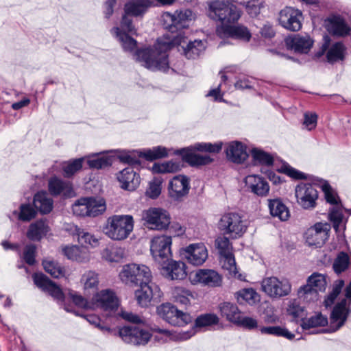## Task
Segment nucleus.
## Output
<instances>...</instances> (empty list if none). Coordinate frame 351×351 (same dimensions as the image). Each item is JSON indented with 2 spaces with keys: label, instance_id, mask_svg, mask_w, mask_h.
Instances as JSON below:
<instances>
[{
  "label": "nucleus",
  "instance_id": "cd10ccee",
  "mask_svg": "<svg viewBox=\"0 0 351 351\" xmlns=\"http://www.w3.org/2000/svg\"><path fill=\"white\" fill-rule=\"evenodd\" d=\"M226 153L229 160L238 164L244 162L248 156L245 146L239 141L229 143Z\"/></svg>",
  "mask_w": 351,
  "mask_h": 351
},
{
  "label": "nucleus",
  "instance_id": "ddd939ff",
  "mask_svg": "<svg viewBox=\"0 0 351 351\" xmlns=\"http://www.w3.org/2000/svg\"><path fill=\"white\" fill-rule=\"evenodd\" d=\"M193 285H201L208 288L219 287L223 283V277L217 271L211 269H199L191 277Z\"/></svg>",
  "mask_w": 351,
  "mask_h": 351
},
{
  "label": "nucleus",
  "instance_id": "f257e3e1",
  "mask_svg": "<svg viewBox=\"0 0 351 351\" xmlns=\"http://www.w3.org/2000/svg\"><path fill=\"white\" fill-rule=\"evenodd\" d=\"M208 16L221 22L217 27L216 33L220 38H232L248 42L251 33L248 29L241 25H230L239 20L241 16L239 10L232 3L224 0H216L209 5Z\"/></svg>",
  "mask_w": 351,
  "mask_h": 351
},
{
  "label": "nucleus",
  "instance_id": "bb28decb",
  "mask_svg": "<svg viewBox=\"0 0 351 351\" xmlns=\"http://www.w3.org/2000/svg\"><path fill=\"white\" fill-rule=\"evenodd\" d=\"M245 183L247 189L258 196L265 197L269 192L268 182L258 175L252 174L246 176Z\"/></svg>",
  "mask_w": 351,
  "mask_h": 351
},
{
  "label": "nucleus",
  "instance_id": "72a5a7b5",
  "mask_svg": "<svg viewBox=\"0 0 351 351\" xmlns=\"http://www.w3.org/2000/svg\"><path fill=\"white\" fill-rule=\"evenodd\" d=\"M34 206L42 214L49 213L53 209V199L47 192L40 191L34 197Z\"/></svg>",
  "mask_w": 351,
  "mask_h": 351
},
{
  "label": "nucleus",
  "instance_id": "c9c22d12",
  "mask_svg": "<svg viewBox=\"0 0 351 351\" xmlns=\"http://www.w3.org/2000/svg\"><path fill=\"white\" fill-rule=\"evenodd\" d=\"M64 254L70 260L86 262L89 259L88 249L78 245L66 246L62 249Z\"/></svg>",
  "mask_w": 351,
  "mask_h": 351
},
{
  "label": "nucleus",
  "instance_id": "3c124183",
  "mask_svg": "<svg viewBox=\"0 0 351 351\" xmlns=\"http://www.w3.org/2000/svg\"><path fill=\"white\" fill-rule=\"evenodd\" d=\"M112 158L111 156L94 154L88 156L87 163L90 168L92 169H103L111 165Z\"/></svg>",
  "mask_w": 351,
  "mask_h": 351
},
{
  "label": "nucleus",
  "instance_id": "473e14b6",
  "mask_svg": "<svg viewBox=\"0 0 351 351\" xmlns=\"http://www.w3.org/2000/svg\"><path fill=\"white\" fill-rule=\"evenodd\" d=\"M217 308L220 315L223 318H225L228 322L234 324L236 323L241 314V312L239 309L237 305L230 302H223L219 303Z\"/></svg>",
  "mask_w": 351,
  "mask_h": 351
},
{
  "label": "nucleus",
  "instance_id": "680f3d73",
  "mask_svg": "<svg viewBox=\"0 0 351 351\" xmlns=\"http://www.w3.org/2000/svg\"><path fill=\"white\" fill-rule=\"evenodd\" d=\"M349 264V256L346 253L341 252L338 254L335 259L332 267L335 273L340 274L348 268Z\"/></svg>",
  "mask_w": 351,
  "mask_h": 351
},
{
  "label": "nucleus",
  "instance_id": "2eb2a0df",
  "mask_svg": "<svg viewBox=\"0 0 351 351\" xmlns=\"http://www.w3.org/2000/svg\"><path fill=\"white\" fill-rule=\"evenodd\" d=\"M192 11L188 9L176 11L173 14L165 12L162 14L167 28L173 34L176 30H180L189 26L192 19Z\"/></svg>",
  "mask_w": 351,
  "mask_h": 351
},
{
  "label": "nucleus",
  "instance_id": "79ce46f5",
  "mask_svg": "<svg viewBox=\"0 0 351 351\" xmlns=\"http://www.w3.org/2000/svg\"><path fill=\"white\" fill-rule=\"evenodd\" d=\"M171 295L175 302L180 304L187 306L194 299L193 293L182 286H176L171 289Z\"/></svg>",
  "mask_w": 351,
  "mask_h": 351
},
{
  "label": "nucleus",
  "instance_id": "6ab92c4d",
  "mask_svg": "<svg viewBox=\"0 0 351 351\" xmlns=\"http://www.w3.org/2000/svg\"><path fill=\"white\" fill-rule=\"evenodd\" d=\"M324 24L330 34L338 37H346L350 35L351 32V27L345 19L339 14L328 16L324 21Z\"/></svg>",
  "mask_w": 351,
  "mask_h": 351
},
{
  "label": "nucleus",
  "instance_id": "37998d69",
  "mask_svg": "<svg viewBox=\"0 0 351 351\" xmlns=\"http://www.w3.org/2000/svg\"><path fill=\"white\" fill-rule=\"evenodd\" d=\"M182 48L184 54L188 59H195L206 49V43L201 40H195Z\"/></svg>",
  "mask_w": 351,
  "mask_h": 351
},
{
  "label": "nucleus",
  "instance_id": "774afa93",
  "mask_svg": "<svg viewBox=\"0 0 351 351\" xmlns=\"http://www.w3.org/2000/svg\"><path fill=\"white\" fill-rule=\"evenodd\" d=\"M87 197L77 199L72 206L73 214L78 217H88Z\"/></svg>",
  "mask_w": 351,
  "mask_h": 351
},
{
  "label": "nucleus",
  "instance_id": "4be33fe9",
  "mask_svg": "<svg viewBox=\"0 0 351 351\" xmlns=\"http://www.w3.org/2000/svg\"><path fill=\"white\" fill-rule=\"evenodd\" d=\"M161 291L160 288L154 283L142 284L135 291V297L138 304L141 306H147L154 297L160 298Z\"/></svg>",
  "mask_w": 351,
  "mask_h": 351
},
{
  "label": "nucleus",
  "instance_id": "20e7f679",
  "mask_svg": "<svg viewBox=\"0 0 351 351\" xmlns=\"http://www.w3.org/2000/svg\"><path fill=\"white\" fill-rule=\"evenodd\" d=\"M247 227L248 221L236 212L223 213L217 223V228L223 234L232 239L241 237L247 231Z\"/></svg>",
  "mask_w": 351,
  "mask_h": 351
},
{
  "label": "nucleus",
  "instance_id": "49530a36",
  "mask_svg": "<svg viewBox=\"0 0 351 351\" xmlns=\"http://www.w3.org/2000/svg\"><path fill=\"white\" fill-rule=\"evenodd\" d=\"M287 312L295 322L301 320L302 322L307 314L305 308L300 304L296 299L291 300L289 302Z\"/></svg>",
  "mask_w": 351,
  "mask_h": 351
},
{
  "label": "nucleus",
  "instance_id": "4c0bfd02",
  "mask_svg": "<svg viewBox=\"0 0 351 351\" xmlns=\"http://www.w3.org/2000/svg\"><path fill=\"white\" fill-rule=\"evenodd\" d=\"M181 162L177 160H171L163 162L154 163L151 170L153 173H173L182 169Z\"/></svg>",
  "mask_w": 351,
  "mask_h": 351
},
{
  "label": "nucleus",
  "instance_id": "4468645a",
  "mask_svg": "<svg viewBox=\"0 0 351 351\" xmlns=\"http://www.w3.org/2000/svg\"><path fill=\"white\" fill-rule=\"evenodd\" d=\"M180 256L195 266L203 265L208 258V250L202 243H192L180 249Z\"/></svg>",
  "mask_w": 351,
  "mask_h": 351
},
{
  "label": "nucleus",
  "instance_id": "09e8293b",
  "mask_svg": "<svg viewBox=\"0 0 351 351\" xmlns=\"http://www.w3.org/2000/svg\"><path fill=\"white\" fill-rule=\"evenodd\" d=\"M222 267L228 271L229 274L241 281L245 280V276L239 274L233 254L221 256Z\"/></svg>",
  "mask_w": 351,
  "mask_h": 351
},
{
  "label": "nucleus",
  "instance_id": "ea45409f",
  "mask_svg": "<svg viewBox=\"0 0 351 351\" xmlns=\"http://www.w3.org/2000/svg\"><path fill=\"white\" fill-rule=\"evenodd\" d=\"M111 33L118 39L124 51L131 53L136 48V41L123 32L119 27L112 28Z\"/></svg>",
  "mask_w": 351,
  "mask_h": 351
},
{
  "label": "nucleus",
  "instance_id": "e433bc0d",
  "mask_svg": "<svg viewBox=\"0 0 351 351\" xmlns=\"http://www.w3.org/2000/svg\"><path fill=\"white\" fill-rule=\"evenodd\" d=\"M268 207L270 214L281 221H287L290 217L288 208L280 199H269Z\"/></svg>",
  "mask_w": 351,
  "mask_h": 351
},
{
  "label": "nucleus",
  "instance_id": "c03bdc74",
  "mask_svg": "<svg viewBox=\"0 0 351 351\" xmlns=\"http://www.w3.org/2000/svg\"><path fill=\"white\" fill-rule=\"evenodd\" d=\"M142 157L147 160H154L165 158L173 154L176 150L167 149L162 146H156L150 149L141 150Z\"/></svg>",
  "mask_w": 351,
  "mask_h": 351
},
{
  "label": "nucleus",
  "instance_id": "6e6d98bb",
  "mask_svg": "<svg viewBox=\"0 0 351 351\" xmlns=\"http://www.w3.org/2000/svg\"><path fill=\"white\" fill-rule=\"evenodd\" d=\"M189 147H191V150L216 154L219 153L221 150L222 143H197Z\"/></svg>",
  "mask_w": 351,
  "mask_h": 351
},
{
  "label": "nucleus",
  "instance_id": "7ed1b4c3",
  "mask_svg": "<svg viewBox=\"0 0 351 351\" xmlns=\"http://www.w3.org/2000/svg\"><path fill=\"white\" fill-rule=\"evenodd\" d=\"M134 221L130 215H114L108 218L104 233L113 241L126 239L134 230Z\"/></svg>",
  "mask_w": 351,
  "mask_h": 351
},
{
  "label": "nucleus",
  "instance_id": "f704fd0d",
  "mask_svg": "<svg viewBox=\"0 0 351 351\" xmlns=\"http://www.w3.org/2000/svg\"><path fill=\"white\" fill-rule=\"evenodd\" d=\"M49 228L45 220H38L30 224L27 232V237L32 241H40L46 236Z\"/></svg>",
  "mask_w": 351,
  "mask_h": 351
},
{
  "label": "nucleus",
  "instance_id": "338daca9",
  "mask_svg": "<svg viewBox=\"0 0 351 351\" xmlns=\"http://www.w3.org/2000/svg\"><path fill=\"white\" fill-rule=\"evenodd\" d=\"M84 158H80L69 161L63 167L64 176L69 178L73 176L77 171L80 170L82 167V162Z\"/></svg>",
  "mask_w": 351,
  "mask_h": 351
},
{
  "label": "nucleus",
  "instance_id": "423d86ee",
  "mask_svg": "<svg viewBox=\"0 0 351 351\" xmlns=\"http://www.w3.org/2000/svg\"><path fill=\"white\" fill-rule=\"evenodd\" d=\"M120 279L126 285H140L152 282V273L145 265L136 263L128 264L123 267Z\"/></svg>",
  "mask_w": 351,
  "mask_h": 351
},
{
  "label": "nucleus",
  "instance_id": "b1692460",
  "mask_svg": "<svg viewBox=\"0 0 351 351\" xmlns=\"http://www.w3.org/2000/svg\"><path fill=\"white\" fill-rule=\"evenodd\" d=\"M66 230L70 232V234L77 236L79 243L86 249L88 247H96L99 244V239L93 234L81 229L73 223L67 224Z\"/></svg>",
  "mask_w": 351,
  "mask_h": 351
},
{
  "label": "nucleus",
  "instance_id": "a211bd4d",
  "mask_svg": "<svg viewBox=\"0 0 351 351\" xmlns=\"http://www.w3.org/2000/svg\"><path fill=\"white\" fill-rule=\"evenodd\" d=\"M190 189V179L184 175L176 176L169 182V196L175 200H180L186 197Z\"/></svg>",
  "mask_w": 351,
  "mask_h": 351
},
{
  "label": "nucleus",
  "instance_id": "603ef678",
  "mask_svg": "<svg viewBox=\"0 0 351 351\" xmlns=\"http://www.w3.org/2000/svg\"><path fill=\"white\" fill-rule=\"evenodd\" d=\"M236 298L239 303L246 302L253 305L259 301V295L252 288L243 289L236 293Z\"/></svg>",
  "mask_w": 351,
  "mask_h": 351
},
{
  "label": "nucleus",
  "instance_id": "864d4df0",
  "mask_svg": "<svg viewBox=\"0 0 351 351\" xmlns=\"http://www.w3.org/2000/svg\"><path fill=\"white\" fill-rule=\"evenodd\" d=\"M346 47L341 42H337L332 45L327 52V59L330 62L343 60L346 54Z\"/></svg>",
  "mask_w": 351,
  "mask_h": 351
},
{
  "label": "nucleus",
  "instance_id": "7c9ffc66",
  "mask_svg": "<svg viewBox=\"0 0 351 351\" xmlns=\"http://www.w3.org/2000/svg\"><path fill=\"white\" fill-rule=\"evenodd\" d=\"M152 3L151 0H130L125 5L124 12L125 14L133 16H142Z\"/></svg>",
  "mask_w": 351,
  "mask_h": 351
},
{
  "label": "nucleus",
  "instance_id": "5fc2aeb1",
  "mask_svg": "<svg viewBox=\"0 0 351 351\" xmlns=\"http://www.w3.org/2000/svg\"><path fill=\"white\" fill-rule=\"evenodd\" d=\"M328 324V319L321 313L315 315L308 319L303 320L301 326L304 330H308L318 326H324Z\"/></svg>",
  "mask_w": 351,
  "mask_h": 351
},
{
  "label": "nucleus",
  "instance_id": "6e6552de",
  "mask_svg": "<svg viewBox=\"0 0 351 351\" xmlns=\"http://www.w3.org/2000/svg\"><path fill=\"white\" fill-rule=\"evenodd\" d=\"M262 290L270 298H280L289 295L292 289L289 280L271 276L265 278L261 283Z\"/></svg>",
  "mask_w": 351,
  "mask_h": 351
},
{
  "label": "nucleus",
  "instance_id": "4d7b16f0",
  "mask_svg": "<svg viewBox=\"0 0 351 351\" xmlns=\"http://www.w3.org/2000/svg\"><path fill=\"white\" fill-rule=\"evenodd\" d=\"M136 327V326H125L119 330V335L124 342L134 346L138 342L135 339V335L138 332Z\"/></svg>",
  "mask_w": 351,
  "mask_h": 351
},
{
  "label": "nucleus",
  "instance_id": "58836bf2",
  "mask_svg": "<svg viewBox=\"0 0 351 351\" xmlns=\"http://www.w3.org/2000/svg\"><path fill=\"white\" fill-rule=\"evenodd\" d=\"M219 75L221 77L220 83L217 86L210 89L206 96L213 97L214 101H223V96L230 90V85L228 84V77L224 71H220Z\"/></svg>",
  "mask_w": 351,
  "mask_h": 351
},
{
  "label": "nucleus",
  "instance_id": "9d476101",
  "mask_svg": "<svg viewBox=\"0 0 351 351\" xmlns=\"http://www.w3.org/2000/svg\"><path fill=\"white\" fill-rule=\"evenodd\" d=\"M118 306L119 301L115 293L108 289L101 290L92 298L93 310L100 308L106 316H111Z\"/></svg>",
  "mask_w": 351,
  "mask_h": 351
},
{
  "label": "nucleus",
  "instance_id": "e2e57ef3",
  "mask_svg": "<svg viewBox=\"0 0 351 351\" xmlns=\"http://www.w3.org/2000/svg\"><path fill=\"white\" fill-rule=\"evenodd\" d=\"M260 330L262 334L285 337L288 339H292L294 338L293 334L290 332L288 330L280 326L262 327L261 328Z\"/></svg>",
  "mask_w": 351,
  "mask_h": 351
},
{
  "label": "nucleus",
  "instance_id": "9b49d317",
  "mask_svg": "<svg viewBox=\"0 0 351 351\" xmlns=\"http://www.w3.org/2000/svg\"><path fill=\"white\" fill-rule=\"evenodd\" d=\"M142 219L149 229L161 230L168 227L171 219L165 210L150 208L143 211Z\"/></svg>",
  "mask_w": 351,
  "mask_h": 351
},
{
  "label": "nucleus",
  "instance_id": "052dcab7",
  "mask_svg": "<svg viewBox=\"0 0 351 351\" xmlns=\"http://www.w3.org/2000/svg\"><path fill=\"white\" fill-rule=\"evenodd\" d=\"M230 238L224 235L219 237L215 240V245L221 256L232 254V246L230 243Z\"/></svg>",
  "mask_w": 351,
  "mask_h": 351
},
{
  "label": "nucleus",
  "instance_id": "aec40b11",
  "mask_svg": "<svg viewBox=\"0 0 351 351\" xmlns=\"http://www.w3.org/2000/svg\"><path fill=\"white\" fill-rule=\"evenodd\" d=\"M171 237L167 235L155 237L151 241L150 251L156 261L171 255Z\"/></svg>",
  "mask_w": 351,
  "mask_h": 351
},
{
  "label": "nucleus",
  "instance_id": "f03ea898",
  "mask_svg": "<svg viewBox=\"0 0 351 351\" xmlns=\"http://www.w3.org/2000/svg\"><path fill=\"white\" fill-rule=\"evenodd\" d=\"M184 38L181 32L175 36L167 35V40L158 39L153 48L136 51L134 57L142 66L149 70L166 71L169 69L167 51L176 45H181L184 43Z\"/></svg>",
  "mask_w": 351,
  "mask_h": 351
},
{
  "label": "nucleus",
  "instance_id": "69168bd1",
  "mask_svg": "<svg viewBox=\"0 0 351 351\" xmlns=\"http://www.w3.org/2000/svg\"><path fill=\"white\" fill-rule=\"evenodd\" d=\"M219 319L214 313H205L199 315L195 319L196 327H206L218 324Z\"/></svg>",
  "mask_w": 351,
  "mask_h": 351
},
{
  "label": "nucleus",
  "instance_id": "c85d7f7f",
  "mask_svg": "<svg viewBox=\"0 0 351 351\" xmlns=\"http://www.w3.org/2000/svg\"><path fill=\"white\" fill-rule=\"evenodd\" d=\"M165 275L171 280H183L186 276V266L182 261L171 260L163 267Z\"/></svg>",
  "mask_w": 351,
  "mask_h": 351
},
{
  "label": "nucleus",
  "instance_id": "dca6fc26",
  "mask_svg": "<svg viewBox=\"0 0 351 351\" xmlns=\"http://www.w3.org/2000/svg\"><path fill=\"white\" fill-rule=\"evenodd\" d=\"M302 13L298 9L286 7L279 13L278 21L284 28L293 32L298 31L302 27Z\"/></svg>",
  "mask_w": 351,
  "mask_h": 351
},
{
  "label": "nucleus",
  "instance_id": "393cba45",
  "mask_svg": "<svg viewBox=\"0 0 351 351\" xmlns=\"http://www.w3.org/2000/svg\"><path fill=\"white\" fill-rule=\"evenodd\" d=\"M195 152L196 151L191 150V147H189L177 149L173 152V154L182 156L183 160L191 166L206 165L213 161V158L210 156L195 154Z\"/></svg>",
  "mask_w": 351,
  "mask_h": 351
},
{
  "label": "nucleus",
  "instance_id": "412c9836",
  "mask_svg": "<svg viewBox=\"0 0 351 351\" xmlns=\"http://www.w3.org/2000/svg\"><path fill=\"white\" fill-rule=\"evenodd\" d=\"M34 284L43 291L47 292L53 298L63 300L62 289L48 277L42 273H36L32 276Z\"/></svg>",
  "mask_w": 351,
  "mask_h": 351
},
{
  "label": "nucleus",
  "instance_id": "f3484780",
  "mask_svg": "<svg viewBox=\"0 0 351 351\" xmlns=\"http://www.w3.org/2000/svg\"><path fill=\"white\" fill-rule=\"evenodd\" d=\"M330 226L327 223H317L305 232V239L308 245L322 246L329 237Z\"/></svg>",
  "mask_w": 351,
  "mask_h": 351
},
{
  "label": "nucleus",
  "instance_id": "8fccbe9b",
  "mask_svg": "<svg viewBox=\"0 0 351 351\" xmlns=\"http://www.w3.org/2000/svg\"><path fill=\"white\" fill-rule=\"evenodd\" d=\"M43 265L45 271L53 278H58L65 275V269L53 259L46 258L43 260Z\"/></svg>",
  "mask_w": 351,
  "mask_h": 351
},
{
  "label": "nucleus",
  "instance_id": "13d9d810",
  "mask_svg": "<svg viewBox=\"0 0 351 351\" xmlns=\"http://www.w3.org/2000/svg\"><path fill=\"white\" fill-rule=\"evenodd\" d=\"M321 188L324 193V197L328 203L331 206L341 204L339 197L337 191L332 188L327 181H324L322 183Z\"/></svg>",
  "mask_w": 351,
  "mask_h": 351
},
{
  "label": "nucleus",
  "instance_id": "c756f323",
  "mask_svg": "<svg viewBox=\"0 0 351 351\" xmlns=\"http://www.w3.org/2000/svg\"><path fill=\"white\" fill-rule=\"evenodd\" d=\"M48 186L49 191L53 195H62L65 197H71L73 194L71 184L56 177L49 180Z\"/></svg>",
  "mask_w": 351,
  "mask_h": 351
},
{
  "label": "nucleus",
  "instance_id": "0e129e2a",
  "mask_svg": "<svg viewBox=\"0 0 351 351\" xmlns=\"http://www.w3.org/2000/svg\"><path fill=\"white\" fill-rule=\"evenodd\" d=\"M341 208V204H337V205L332 206L329 210V218L332 221L333 227L336 231L338 230L339 226L342 223L343 214Z\"/></svg>",
  "mask_w": 351,
  "mask_h": 351
},
{
  "label": "nucleus",
  "instance_id": "2f4dec72",
  "mask_svg": "<svg viewBox=\"0 0 351 351\" xmlns=\"http://www.w3.org/2000/svg\"><path fill=\"white\" fill-rule=\"evenodd\" d=\"M125 256V249L114 244L108 245L101 252V258L108 263H119Z\"/></svg>",
  "mask_w": 351,
  "mask_h": 351
},
{
  "label": "nucleus",
  "instance_id": "a19ab883",
  "mask_svg": "<svg viewBox=\"0 0 351 351\" xmlns=\"http://www.w3.org/2000/svg\"><path fill=\"white\" fill-rule=\"evenodd\" d=\"M112 152V150L110 151ZM117 154V158L121 162L129 165H136L139 163V158L142 157V151L137 149L126 150L117 149L113 150Z\"/></svg>",
  "mask_w": 351,
  "mask_h": 351
},
{
  "label": "nucleus",
  "instance_id": "5701e85b",
  "mask_svg": "<svg viewBox=\"0 0 351 351\" xmlns=\"http://www.w3.org/2000/svg\"><path fill=\"white\" fill-rule=\"evenodd\" d=\"M285 44L288 49L296 53H307L313 46V40L307 34H296L287 38Z\"/></svg>",
  "mask_w": 351,
  "mask_h": 351
},
{
  "label": "nucleus",
  "instance_id": "f8f14e48",
  "mask_svg": "<svg viewBox=\"0 0 351 351\" xmlns=\"http://www.w3.org/2000/svg\"><path fill=\"white\" fill-rule=\"evenodd\" d=\"M295 195L298 205L305 210H312L317 205L318 192L309 183H300L295 189Z\"/></svg>",
  "mask_w": 351,
  "mask_h": 351
},
{
  "label": "nucleus",
  "instance_id": "0eeeda50",
  "mask_svg": "<svg viewBox=\"0 0 351 351\" xmlns=\"http://www.w3.org/2000/svg\"><path fill=\"white\" fill-rule=\"evenodd\" d=\"M345 298L334 307L330 315V330L335 332L345 324L350 312L351 303V282L346 288Z\"/></svg>",
  "mask_w": 351,
  "mask_h": 351
},
{
  "label": "nucleus",
  "instance_id": "a878e982",
  "mask_svg": "<svg viewBox=\"0 0 351 351\" xmlns=\"http://www.w3.org/2000/svg\"><path fill=\"white\" fill-rule=\"evenodd\" d=\"M117 179L123 189L134 191L140 184L141 178L131 167H126L117 175Z\"/></svg>",
  "mask_w": 351,
  "mask_h": 351
},
{
  "label": "nucleus",
  "instance_id": "bf43d9fd",
  "mask_svg": "<svg viewBox=\"0 0 351 351\" xmlns=\"http://www.w3.org/2000/svg\"><path fill=\"white\" fill-rule=\"evenodd\" d=\"M251 154L255 162L260 165L269 166L274 162L272 156L262 149L254 148L252 149Z\"/></svg>",
  "mask_w": 351,
  "mask_h": 351
},
{
  "label": "nucleus",
  "instance_id": "39448f33",
  "mask_svg": "<svg viewBox=\"0 0 351 351\" xmlns=\"http://www.w3.org/2000/svg\"><path fill=\"white\" fill-rule=\"evenodd\" d=\"M326 287V276L315 272L308 277L306 285L299 288L298 296L306 302H314L319 299V292H324Z\"/></svg>",
  "mask_w": 351,
  "mask_h": 351
},
{
  "label": "nucleus",
  "instance_id": "de8ad7c7",
  "mask_svg": "<svg viewBox=\"0 0 351 351\" xmlns=\"http://www.w3.org/2000/svg\"><path fill=\"white\" fill-rule=\"evenodd\" d=\"M84 289L86 291H95L99 285V274L95 271L88 270L82 276L81 280Z\"/></svg>",
  "mask_w": 351,
  "mask_h": 351
},
{
  "label": "nucleus",
  "instance_id": "1a4fd4ad",
  "mask_svg": "<svg viewBox=\"0 0 351 351\" xmlns=\"http://www.w3.org/2000/svg\"><path fill=\"white\" fill-rule=\"evenodd\" d=\"M157 313L165 322L175 326H183L191 322V317L189 313L178 310L170 303L162 304L158 306Z\"/></svg>",
  "mask_w": 351,
  "mask_h": 351
},
{
  "label": "nucleus",
  "instance_id": "a18cd8bd",
  "mask_svg": "<svg viewBox=\"0 0 351 351\" xmlns=\"http://www.w3.org/2000/svg\"><path fill=\"white\" fill-rule=\"evenodd\" d=\"M87 199L89 217H97L106 211V202L103 198L87 197Z\"/></svg>",
  "mask_w": 351,
  "mask_h": 351
}]
</instances>
